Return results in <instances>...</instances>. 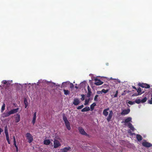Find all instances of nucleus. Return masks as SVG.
Instances as JSON below:
<instances>
[{"mask_svg": "<svg viewBox=\"0 0 152 152\" xmlns=\"http://www.w3.org/2000/svg\"><path fill=\"white\" fill-rule=\"evenodd\" d=\"M142 145L143 146L145 147H150L152 146V145L151 143L147 142L146 141L143 142L142 143Z\"/></svg>", "mask_w": 152, "mask_h": 152, "instance_id": "7", "label": "nucleus"}, {"mask_svg": "<svg viewBox=\"0 0 152 152\" xmlns=\"http://www.w3.org/2000/svg\"><path fill=\"white\" fill-rule=\"evenodd\" d=\"M75 88L76 89H78V87L77 86H75Z\"/></svg>", "mask_w": 152, "mask_h": 152, "instance_id": "52", "label": "nucleus"}, {"mask_svg": "<svg viewBox=\"0 0 152 152\" xmlns=\"http://www.w3.org/2000/svg\"><path fill=\"white\" fill-rule=\"evenodd\" d=\"M96 105V104L95 103H93L90 106V108L91 110L94 109L95 106Z\"/></svg>", "mask_w": 152, "mask_h": 152, "instance_id": "27", "label": "nucleus"}, {"mask_svg": "<svg viewBox=\"0 0 152 152\" xmlns=\"http://www.w3.org/2000/svg\"><path fill=\"white\" fill-rule=\"evenodd\" d=\"M94 81H95L94 84L96 86L100 85L103 83V82L101 81L100 80H99L97 78H95Z\"/></svg>", "mask_w": 152, "mask_h": 152, "instance_id": "9", "label": "nucleus"}, {"mask_svg": "<svg viewBox=\"0 0 152 152\" xmlns=\"http://www.w3.org/2000/svg\"><path fill=\"white\" fill-rule=\"evenodd\" d=\"M26 137L27 138L29 143H31L33 140L32 136L29 133H27L26 134Z\"/></svg>", "mask_w": 152, "mask_h": 152, "instance_id": "3", "label": "nucleus"}, {"mask_svg": "<svg viewBox=\"0 0 152 152\" xmlns=\"http://www.w3.org/2000/svg\"><path fill=\"white\" fill-rule=\"evenodd\" d=\"M73 87H74V85H73V84L72 83H70V88H73Z\"/></svg>", "mask_w": 152, "mask_h": 152, "instance_id": "42", "label": "nucleus"}, {"mask_svg": "<svg viewBox=\"0 0 152 152\" xmlns=\"http://www.w3.org/2000/svg\"><path fill=\"white\" fill-rule=\"evenodd\" d=\"M4 132L6 135H9L8 132V129L7 126H6L4 128Z\"/></svg>", "mask_w": 152, "mask_h": 152, "instance_id": "26", "label": "nucleus"}, {"mask_svg": "<svg viewBox=\"0 0 152 152\" xmlns=\"http://www.w3.org/2000/svg\"><path fill=\"white\" fill-rule=\"evenodd\" d=\"M151 100H149L148 101V103L150 104H152V94L151 95Z\"/></svg>", "mask_w": 152, "mask_h": 152, "instance_id": "34", "label": "nucleus"}, {"mask_svg": "<svg viewBox=\"0 0 152 152\" xmlns=\"http://www.w3.org/2000/svg\"><path fill=\"white\" fill-rule=\"evenodd\" d=\"M63 91L64 92V94L65 95H67L69 94L70 92L68 90H66L64 89L63 90Z\"/></svg>", "mask_w": 152, "mask_h": 152, "instance_id": "24", "label": "nucleus"}, {"mask_svg": "<svg viewBox=\"0 0 152 152\" xmlns=\"http://www.w3.org/2000/svg\"><path fill=\"white\" fill-rule=\"evenodd\" d=\"M24 102L25 104V108H26L28 105V103L27 101L26 98L24 99Z\"/></svg>", "mask_w": 152, "mask_h": 152, "instance_id": "25", "label": "nucleus"}, {"mask_svg": "<svg viewBox=\"0 0 152 152\" xmlns=\"http://www.w3.org/2000/svg\"><path fill=\"white\" fill-rule=\"evenodd\" d=\"M81 100L82 101H83L85 99V96L83 94L81 95Z\"/></svg>", "mask_w": 152, "mask_h": 152, "instance_id": "36", "label": "nucleus"}, {"mask_svg": "<svg viewBox=\"0 0 152 152\" xmlns=\"http://www.w3.org/2000/svg\"><path fill=\"white\" fill-rule=\"evenodd\" d=\"M90 110V108L89 107H86L85 108H83L81 110L82 112H87L89 111Z\"/></svg>", "mask_w": 152, "mask_h": 152, "instance_id": "20", "label": "nucleus"}, {"mask_svg": "<svg viewBox=\"0 0 152 152\" xmlns=\"http://www.w3.org/2000/svg\"><path fill=\"white\" fill-rule=\"evenodd\" d=\"M132 118L130 117H129L125 119L124 120V122L125 123H128L127 124V126L129 128L130 130L134 132L135 130L132 124L130 123V122H132Z\"/></svg>", "mask_w": 152, "mask_h": 152, "instance_id": "1", "label": "nucleus"}, {"mask_svg": "<svg viewBox=\"0 0 152 152\" xmlns=\"http://www.w3.org/2000/svg\"><path fill=\"white\" fill-rule=\"evenodd\" d=\"M136 90L137 93L138 94H140V95L144 92V91H142L141 90V88H137Z\"/></svg>", "mask_w": 152, "mask_h": 152, "instance_id": "17", "label": "nucleus"}, {"mask_svg": "<svg viewBox=\"0 0 152 152\" xmlns=\"http://www.w3.org/2000/svg\"><path fill=\"white\" fill-rule=\"evenodd\" d=\"M128 133H129V134H132V132H131V131L130 130H129L128 131Z\"/></svg>", "mask_w": 152, "mask_h": 152, "instance_id": "46", "label": "nucleus"}, {"mask_svg": "<svg viewBox=\"0 0 152 152\" xmlns=\"http://www.w3.org/2000/svg\"><path fill=\"white\" fill-rule=\"evenodd\" d=\"M97 94H102V90L101 91H98L97 92Z\"/></svg>", "mask_w": 152, "mask_h": 152, "instance_id": "41", "label": "nucleus"}, {"mask_svg": "<svg viewBox=\"0 0 152 152\" xmlns=\"http://www.w3.org/2000/svg\"><path fill=\"white\" fill-rule=\"evenodd\" d=\"M37 115V112H35L33 115V117L32 121V123L34 125L35 122Z\"/></svg>", "mask_w": 152, "mask_h": 152, "instance_id": "15", "label": "nucleus"}, {"mask_svg": "<svg viewBox=\"0 0 152 152\" xmlns=\"http://www.w3.org/2000/svg\"><path fill=\"white\" fill-rule=\"evenodd\" d=\"M3 85L2 86L4 87L6 89H8L10 85V83L9 81H6V80H4L2 82Z\"/></svg>", "mask_w": 152, "mask_h": 152, "instance_id": "2", "label": "nucleus"}, {"mask_svg": "<svg viewBox=\"0 0 152 152\" xmlns=\"http://www.w3.org/2000/svg\"><path fill=\"white\" fill-rule=\"evenodd\" d=\"M67 84L66 82H63L62 83V86H65V85Z\"/></svg>", "mask_w": 152, "mask_h": 152, "instance_id": "43", "label": "nucleus"}, {"mask_svg": "<svg viewBox=\"0 0 152 152\" xmlns=\"http://www.w3.org/2000/svg\"><path fill=\"white\" fill-rule=\"evenodd\" d=\"M136 138L137 140L139 141H141L142 139V136L139 134H137Z\"/></svg>", "mask_w": 152, "mask_h": 152, "instance_id": "19", "label": "nucleus"}, {"mask_svg": "<svg viewBox=\"0 0 152 152\" xmlns=\"http://www.w3.org/2000/svg\"><path fill=\"white\" fill-rule=\"evenodd\" d=\"M54 148H57L61 145L60 142L58 140H55L54 141Z\"/></svg>", "mask_w": 152, "mask_h": 152, "instance_id": "5", "label": "nucleus"}, {"mask_svg": "<svg viewBox=\"0 0 152 152\" xmlns=\"http://www.w3.org/2000/svg\"><path fill=\"white\" fill-rule=\"evenodd\" d=\"M113 112L112 110L109 111V114L107 118V120L108 122H110L113 116Z\"/></svg>", "mask_w": 152, "mask_h": 152, "instance_id": "6", "label": "nucleus"}, {"mask_svg": "<svg viewBox=\"0 0 152 152\" xmlns=\"http://www.w3.org/2000/svg\"><path fill=\"white\" fill-rule=\"evenodd\" d=\"M109 110V108H107L106 109H105L103 111V115L105 116H107L108 115V112L107 111Z\"/></svg>", "mask_w": 152, "mask_h": 152, "instance_id": "13", "label": "nucleus"}, {"mask_svg": "<svg viewBox=\"0 0 152 152\" xmlns=\"http://www.w3.org/2000/svg\"><path fill=\"white\" fill-rule=\"evenodd\" d=\"M5 104L3 103V104L2 106L1 109V111L2 112H3V111H4V110H5Z\"/></svg>", "mask_w": 152, "mask_h": 152, "instance_id": "29", "label": "nucleus"}, {"mask_svg": "<svg viewBox=\"0 0 152 152\" xmlns=\"http://www.w3.org/2000/svg\"><path fill=\"white\" fill-rule=\"evenodd\" d=\"M126 91H124V92H125Z\"/></svg>", "mask_w": 152, "mask_h": 152, "instance_id": "55", "label": "nucleus"}, {"mask_svg": "<svg viewBox=\"0 0 152 152\" xmlns=\"http://www.w3.org/2000/svg\"><path fill=\"white\" fill-rule=\"evenodd\" d=\"M83 107L84 105H82L80 106H78L77 107V109L78 110L80 109L83 108Z\"/></svg>", "mask_w": 152, "mask_h": 152, "instance_id": "35", "label": "nucleus"}, {"mask_svg": "<svg viewBox=\"0 0 152 152\" xmlns=\"http://www.w3.org/2000/svg\"><path fill=\"white\" fill-rule=\"evenodd\" d=\"M14 144L15 147L17 146L16 145V141L14 142Z\"/></svg>", "mask_w": 152, "mask_h": 152, "instance_id": "45", "label": "nucleus"}, {"mask_svg": "<svg viewBox=\"0 0 152 152\" xmlns=\"http://www.w3.org/2000/svg\"><path fill=\"white\" fill-rule=\"evenodd\" d=\"M15 147V148H16V151L17 152H18V147L17 146Z\"/></svg>", "mask_w": 152, "mask_h": 152, "instance_id": "44", "label": "nucleus"}, {"mask_svg": "<svg viewBox=\"0 0 152 152\" xmlns=\"http://www.w3.org/2000/svg\"><path fill=\"white\" fill-rule=\"evenodd\" d=\"M63 120L64 122V123L66 122L69 121L67 119V118L65 115L64 114H63Z\"/></svg>", "mask_w": 152, "mask_h": 152, "instance_id": "22", "label": "nucleus"}, {"mask_svg": "<svg viewBox=\"0 0 152 152\" xmlns=\"http://www.w3.org/2000/svg\"><path fill=\"white\" fill-rule=\"evenodd\" d=\"M18 108L13 109L10 110V112L11 114H13L17 113L18 112Z\"/></svg>", "mask_w": 152, "mask_h": 152, "instance_id": "14", "label": "nucleus"}, {"mask_svg": "<svg viewBox=\"0 0 152 152\" xmlns=\"http://www.w3.org/2000/svg\"><path fill=\"white\" fill-rule=\"evenodd\" d=\"M91 91H88V93L87 94V97H89L91 96Z\"/></svg>", "mask_w": 152, "mask_h": 152, "instance_id": "32", "label": "nucleus"}, {"mask_svg": "<svg viewBox=\"0 0 152 152\" xmlns=\"http://www.w3.org/2000/svg\"><path fill=\"white\" fill-rule=\"evenodd\" d=\"M118 94H115L114 95V97H116L117 96Z\"/></svg>", "mask_w": 152, "mask_h": 152, "instance_id": "49", "label": "nucleus"}, {"mask_svg": "<svg viewBox=\"0 0 152 152\" xmlns=\"http://www.w3.org/2000/svg\"><path fill=\"white\" fill-rule=\"evenodd\" d=\"M80 102L78 98H76L74 99L73 102V104L75 105H78L80 103Z\"/></svg>", "mask_w": 152, "mask_h": 152, "instance_id": "12", "label": "nucleus"}, {"mask_svg": "<svg viewBox=\"0 0 152 152\" xmlns=\"http://www.w3.org/2000/svg\"><path fill=\"white\" fill-rule=\"evenodd\" d=\"M58 152H64L63 151H58Z\"/></svg>", "mask_w": 152, "mask_h": 152, "instance_id": "54", "label": "nucleus"}, {"mask_svg": "<svg viewBox=\"0 0 152 152\" xmlns=\"http://www.w3.org/2000/svg\"><path fill=\"white\" fill-rule=\"evenodd\" d=\"M6 140H7V141L8 143L9 144H10V139H9V135H6Z\"/></svg>", "mask_w": 152, "mask_h": 152, "instance_id": "30", "label": "nucleus"}, {"mask_svg": "<svg viewBox=\"0 0 152 152\" xmlns=\"http://www.w3.org/2000/svg\"><path fill=\"white\" fill-rule=\"evenodd\" d=\"M140 94L137 93H134L132 95V96H137L139 95H140Z\"/></svg>", "mask_w": 152, "mask_h": 152, "instance_id": "37", "label": "nucleus"}, {"mask_svg": "<svg viewBox=\"0 0 152 152\" xmlns=\"http://www.w3.org/2000/svg\"><path fill=\"white\" fill-rule=\"evenodd\" d=\"M86 84L87 85V86H88L87 88H88V91H91V88H90V87H89V86H88V84Z\"/></svg>", "mask_w": 152, "mask_h": 152, "instance_id": "40", "label": "nucleus"}, {"mask_svg": "<svg viewBox=\"0 0 152 152\" xmlns=\"http://www.w3.org/2000/svg\"><path fill=\"white\" fill-rule=\"evenodd\" d=\"M130 112V110L129 109H124L123 110L121 113V115H125L129 114Z\"/></svg>", "mask_w": 152, "mask_h": 152, "instance_id": "11", "label": "nucleus"}, {"mask_svg": "<svg viewBox=\"0 0 152 152\" xmlns=\"http://www.w3.org/2000/svg\"><path fill=\"white\" fill-rule=\"evenodd\" d=\"M15 122L16 123L19 122L20 120V115L19 114H17L14 115Z\"/></svg>", "mask_w": 152, "mask_h": 152, "instance_id": "8", "label": "nucleus"}, {"mask_svg": "<svg viewBox=\"0 0 152 152\" xmlns=\"http://www.w3.org/2000/svg\"><path fill=\"white\" fill-rule=\"evenodd\" d=\"M115 94H118V91H116V93Z\"/></svg>", "mask_w": 152, "mask_h": 152, "instance_id": "53", "label": "nucleus"}, {"mask_svg": "<svg viewBox=\"0 0 152 152\" xmlns=\"http://www.w3.org/2000/svg\"><path fill=\"white\" fill-rule=\"evenodd\" d=\"M66 128L68 130H70L71 128L70 126V124L69 121L65 123Z\"/></svg>", "mask_w": 152, "mask_h": 152, "instance_id": "16", "label": "nucleus"}, {"mask_svg": "<svg viewBox=\"0 0 152 152\" xmlns=\"http://www.w3.org/2000/svg\"><path fill=\"white\" fill-rule=\"evenodd\" d=\"M3 131V130H2L1 128H0V134H1V132Z\"/></svg>", "mask_w": 152, "mask_h": 152, "instance_id": "48", "label": "nucleus"}, {"mask_svg": "<svg viewBox=\"0 0 152 152\" xmlns=\"http://www.w3.org/2000/svg\"><path fill=\"white\" fill-rule=\"evenodd\" d=\"M135 102L136 103L139 104L141 102V99L140 98L138 97V98L135 100Z\"/></svg>", "mask_w": 152, "mask_h": 152, "instance_id": "23", "label": "nucleus"}, {"mask_svg": "<svg viewBox=\"0 0 152 152\" xmlns=\"http://www.w3.org/2000/svg\"><path fill=\"white\" fill-rule=\"evenodd\" d=\"M128 103L130 105H132L134 104V102L131 101H129Z\"/></svg>", "mask_w": 152, "mask_h": 152, "instance_id": "38", "label": "nucleus"}, {"mask_svg": "<svg viewBox=\"0 0 152 152\" xmlns=\"http://www.w3.org/2000/svg\"><path fill=\"white\" fill-rule=\"evenodd\" d=\"M13 141L14 142L16 141V140H15V137L14 136H13Z\"/></svg>", "mask_w": 152, "mask_h": 152, "instance_id": "47", "label": "nucleus"}, {"mask_svg": "<svg viewBox=\"0 0 152 152\" xmlns=\"http://www.w3.org/2000/svg\"><path fill=\"white\" fill-rule=\"evenodd\" d=\"M102 90V93H103L104 94L106 93L109 91V90H108V89L105 90L104 89H103Z\"/></svg>", "mask_w": 152, "mask_h": 152, "instance_id": "31", "label": "nucleus"}, {"mask_svg": "<svg viewBox=\"0 0 152 152\" xmlns=\"http://www.w3.org/2000/svg\"><path fill=\"white\" fill-rule=\"evenodd\" d=\"M132 88H133V89H135V90H136V89H137V88H136V87L135 86H132Z\"/></svg>", "mask_w": 152, "mask_h": 152, "instance_id": "50", "label": "nucleus"}, {"mask_svg": "<svg viewBox=\"0 0 152 152\" xmlns=\"http://www.w3.org/2000/svg\"><path fill=\"white\" fill-rule=\"evenodd\" d=\"M10 115H11V114L10 111L6 113H4L3 114V117H7L9 116Z\"/></svg>", "mask_w": 152, "mask_h": 152, "instance_id": "18", "label": "nucleus"}, {"mask_svg": "<svg viewBox=\"0 0 152 152\" xmlns=\"http://www.w3.org/2000/svg\"><path fill=\"white\" fill-rule=\"evenodd\" d=\"M125 94V93H122L121 94V95L122 96L124 95Z\"/></svg>", "mask_w": 152, "mask_h": 152, "instance_id": "51", "label": "nucleus"}, {"mask_svg": "<svg viewBox=\"0 0 152 152\" xmlns=\"http://www.w3.org/2000/svg\"><path fill=\"white\" fill-rule=\"evenodd\" d=\"M138 85L143 88H148L150 87V86L149 84L145 83H139Z\"/></svg>", "mask_w": 152, "mask_h": 152, "instance_id": "4", "label": "nucleus"}, {"mask_svg": "<svg viewBox=\"0 0 152 152\" xmlns=\"http://www.w3.org/2000/svg\"><path fill=\"white\" fill-rule=\"evenodd\" d=\"M89 102V99L88 100L86 99L85 100V103H84V105H86Z\"/></svg>", "mask_w": 152, "mask_h": 152, "instance_id": "39", "label": "nucleus"}, {"mask_svg": "<svg viewBox=\"0 0 152 152\" xmlns=\"http://www.w3.org/2000/svg\"><path fill=\"white\" fill-rule=\"evenodd\" d=\"M147 100V98L146 97H144L141 100V103H143L145 102Z\"/></svg>", "mask_w": 152, "mask_h": 152, "instance_id": "28", "label": "nucleus"}, {"mask_svg": "<svg viewBox=\"0 0 152 152\" xmlns=\"http://www.w3.org/2000/svg\"><path fill=\"white\" fill-rule=\"evenodd\" d=\"M50 143V141L49 139L45 140L44 141V144L46 145H49Z\"/></svg>", "mask_w": 152, "mask_h": 152, "instance_id": "21", "label": "nucleus"}, {"mask_svg": "<svg viewBox=\"0 0 152 152\" xmlns=\"http://www.w3.org/2000/svg\"><path fill=\"white\" fill-rule=\"evenodd\" d=\"M98 95H95L94 98V100L95 101L97 102L98 101Z\"/></svg>", "mask_w": 152, "mask_h": 152, "instance_id": "33", "label": "nucleus"}, {"mask_svg": "<svg viewBox=\"0 0 152 152\" xmlns=\"http://www.w3.org/2000/svg\"><path fill=\"white\" fill-rule=\"evenodd\" d=\"M80 133L82 135H85L86 136L88 135L85 132L84 129L81 127H79L78 129Z\"/></svg>", "mask_w": 152, "mask_h": 152, "instance_id": "10", "label": "nucleus"}]
</instances>
